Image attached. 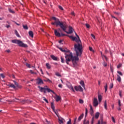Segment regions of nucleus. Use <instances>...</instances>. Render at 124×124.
Instances as JSON below:
<instances>
[{
    "label": "nucleus",
    "mask_w": 124,
    "mask_h": 124,
    "mask_svg": "<svg viewBox=\"0 0 124 124\" xmlns=\"http://www.w3.org/2000/svg\"><path fill=\"white\" fill-rule=\"evenodd\" d=\"M76 35H77V38L74 37L73 36H71V38L74 41L76 42V43L74 45L75 51L77 54V56H75L74 54L70 52V51L67 50V49H63L61 47H59V49L65 53V58L66 60V62L67 64H68L69 62H76L79 60L78 57H81L82 53L83 52V46H82V43H81V40L79 38V36L77 35V33H76Z\"/></svg>",
    "instance_id": "1"
},
{
    "label": "nucleus",
    "mask_w": 124,
    "mask_h": 124,
    "mask_svg": "<svg viewBox=\"0 0 124 124\" xmlns=\"http://www.w3.org/2000/svg\"><path fill=\"white\" fill-rule=\"evenodd\" d=\"M52 19L54 20V22H52L51 24L52 25H55L56 27H58V26H59L61 29H62L63 31H65L66 33L68 34H70L72 33L73 31V28L71 27H69V31H66V29L67 28V26H66V24L65 23H63L62 22H61L59 19L55 17H52Z\"/></svg>",
    "instance_id": "2"
},
{
    "label": "nucleus",
    "mask_w": 124,
    "mask_h": 124,
    "mask_svg": "<svg viewBox=\"0 0 124 124\" xmlns=\"http://www.w3.org/2000/svg\"><path fill=\"white\" fill-rule=\"evenodd\" d=\"M13 43H15L16 44H18V46L20 47H23L24 48H28V45L27 44H24L22 41L19 40H13L12 41Z\"/></svg>",
    "instance_id": "3"
},
{
    "label": "nucleus",
    "mask_w": 124,
    "mask_h": 124,
    "mask_svg": "<svg viewBox=\"0 0 124 124\" xmlns=\"http://www.w3.org/2000/svg\"><path fill=\"white\" fill-rule=\"evenodd\" d=\"M38 88L39 89L41 93H46V92H48V93H51V92L54 93V92L51 90V89L48 88V87L47 86H46L44 87H41L40 86H38Z\"/></svg>",
    "instance_id": "4"
},
{
    "label": "nucleus",
    "mask_w": 124,
    "mask_h": 124,
    "mask_svg": "<svg viewBox=\"0 0 124 124\" xmlns=\"http://www.w3.org/2000/svg\"><path fill=\"white\" fill-rule=\"evenodd\" d=\"M54 33L56 36H57L58 37H61L62 36H64V35H65L63 33H62V30H61V29H58L57 30L55 29Z\"/></svg>",
    "instance_id": "5"
},
{
    "label": "nucleus",
    "mask_w": 124,
    "mask_h": 124,
    "mask_svg": "<svg viewBox=\"0 0 124 124\" xmlns=\"http://www.w3.org/2000/svg\"><path fill=\"white\" fill-rule=\"evenodd\" d=\"M99 102L97 100L96 97H94L93 99V107H97L98 106V104H99Z\"/></svg>",
    "instance_id": "6"
},
{
    "label": "nucleus",
    "mask_w": 124,
    "mask_h": 124,
    "mask_svg": "<svg viewBox=\"0 0 124 124\" xmlns=\"http://www.w3.org/2000/svg\"><path fill=\"white\" fill-rule=\"evenodd\" d=\"M14 82L15 85H14V84H10V87H11V88H13V89H16V88H21L20 85H18V83H17L15 81H14Z\"/></svg>",
    "instance_id": "7"
},
{
    "label": "nucleus",
    "mask_w": 124,
    "mask_h": 124,
    "mask_svg": "<svg viewBox=\"0 0 124 124\" xmlns=\"http://www.w3.org/2000/svg\"><path fill=\"white\" fill-rule=\"evenodd\" d=\"M75 90L77 91V92H83V90L81 86H76L74 87Z\"/></svg>",
    "instance_id": "8"
},
{
    "label": "nucleus",
    "mask_w": 124,
    "mask_h": 124,
    "mask_svg": "<svg viewBox=\"0 0 124 124\" xmlns=\"http://www.w3.org/2000/svg\"><path fill=\"white\" fill-rule=\"evenodd\" d=\"M37 83L38 85H42V84H43V80H42V79H41V78H38L37 79Z\"/></svg>",
    "instance_id": "9"
},
{
    "label": "nucleus",
    "mask_w": 124,
    "mask_h": 124,
    "mask_svg": "<svg viewBox=\"0 0 124 124\" xmlns=\"http://www.w3.org/2000/svg\"><path fill=\"white\" fill-rule=\"evenodd\" d=\"M58 117V122L60 124H63V119H62V117H60V116Z\"/></svg>",
    "instance_id": "10"
},
{
    "label": "nucleus",
    "mask_w": 124,
    "mask_h": 124,
    "mask_svg": "<svg viewBox=\"0 0 124 124\" xmlns=\"http://www.w3.org/2000/svg\"><path fill=\"white\" fill-rule=\"evenodd\" d=\"M54 98L57 102H58V101H60V100H61V96L57 94H55V96H54Z\"/></svg>",
    "instance_id": "11"
},
{
    "label": "nucleus",
    "mask_w": 124,
    "mask_h": 124,
    "mask_svg": "<svg viewBox=\"0 0 124 124\" xmlns=\"http://www.w3.org/2000/svg\"><path fill=\"white\" fill-rule=\"evenodd\" d=\"M102 98H103L102 95H101V94L99 93L98 94V100L99 103H100L101 101H102Z\"/></svg>",
    "instance_id": "12"
},
{
    "label": "nucleus",
    "mask_w": 124,
    "mask_h": 124,
    "mask_svg": "<svg viewBox=\"0 0 124 124\" xmlns=\"http://www.w3.org/2000/svg\"><path fill=\"white\" fill-rule=\"evenodd\" d=\"M90 114L91 115V116H93V107L91 105L90 106Z\"/></svg>",
    "instance_id": "13"
},
{
    "label": "nucleus",
    "mask_w": 124,
    "mask_h": 124,
    "mask_svg": "<svg viewBox=\"0 0 124 124\" xmlns=\"http://www.w3.org/2000/svg\"><path fill=\"white\" fill-rule=\"evenodd\" d=\"M14 101H16V102H21L22 103L24 104L25 102H26V101L25 100H18L17 99H16V100H14Z\"/></svg>",
    "instance_id": "14"
},
{
    "label": "nucleus",
    "mask_w": 124,
    "mask_h": 124,
    "mask_svg": "<svg viewBox=\"0 0 124 124\" xmlns=\"http://www.w3.org/2000/svg\"><path fill=\"white\" fill-rule=\"evenodd\" d=\"M101 54L103 60H106V61H107V62L108 61L107 57L105 55L102 54V52L101 51Z\"/></svg>",
    "instance_id": "15"
},
{
    "label": "nucleus",
    "mask_w": 124,
    "mask_h": 124,
    "mask_svg": "<svg viewBox=\"0 0 124 124\" xmlns=\"http://www.w3.org/2000/svg\"><path fill=\"white\" fill-rule=\"evenodd\" d=\"M100 115V113L98 112H97L95 114V116L94 117V118H95V119H98Z\"/></svg>",
    "instance_id": "16"
},
{
    "label": "nucleus",
    "mask_w": 124,
    "mask_h": 124,
    "mask_svg": "<svg viewBox=\"0 0 124 124\" xmlns=\"http://www.w3.org/2000/svg\"><path fill=\"white\" fill-rule=\"evenodd\" d=\"M84 118V114L82 113L78 118V122H80L81 120H82Z\"/></svg>",
    "instance_id": "17"
},
{
    "label": "nucleus",
    "mask_w": 124,
    "mask_h": 124,
    "mask_svg": "<svg viewBox=\"0 0 124 124\" xmlns=\"http://www.w3.org/2000/svg\"><path fill=\"white\" fill-rule=\"evenodd\" d=\"M68 88H69V89H70L71 91H72L73 92H75V91H74V89L73 88V87L71 84L68 85Z\"/></svg>",
    "instance_id": "18"
},
{
    "label": "nucleus",
    "mask_w": 124,
    "mask_h": 124,
    "mask_svg": "<svg viewBox=\"0 0 124 124\" xmlns=\"http://www.w3.org/2000/svg\"><path fill=\"white\" fill-rule=\"evenodd\" d=\"M80 84L81 85V86H82L83 88L85 89V83L84 82V81L81 80L80 81Z\"/></svg>",
    "instance_id": "19"
},
{
    "label": "nucleus",
    "mask_w": 124,
    "mask_h": 124,
    "mask_svg": "<svg viewBox=\"0 0 124 124\" xmlns=\"http://www.w3.org/2000/svg\"><path fill=\"white\" fill-rule=\"evenodd\" d=\"M51 59H52V60H53L54 61H58V58H57L56 56H54V55H51Z\"/></svg>",
    "instance_id": "20"
},
{
    "label": "nucleus",
    "mask_w": 124,
    "mask_h": 124,
    "mask_svg": "<svg viewBox=\"0 0 124 124\" xmlns=\"http://www.w3.org/2000/svg\"><path fill=\"white\" fill-rule=\"evenodd\" d=\"M104 107L106 110H107V102L106 100H105L104 102Z\"/></svg>",
    "instance_id": "21"
},
{
    "label": "nucleus",
    "mask_w": 124,
    "mask_h": 124,
    "mask_svg": "<svg viewBox=\"0 0 124 124\" xmlns=\"http://www.w3.org/2000/svg\"><path fill=\"white\" fill-rule=\"evenodd\" d=\"M3 99L4 100H6V101H9L8 100H7V98H3L2 99H0V102H3V103H5V101H1Z\"/></svg>",
    "instance_id": "22"
},
{
    "label": "nucleus",
    "mask_w": 124,
    "mask_h": 124,
    "mask_svg": "<svg viewBox=\"0 0 124 124\" xmlns=\"http://www.w3.org/2000/svg\"><path fill=\"white\" fill-rule=\"evenodd\" d=\"M46 68L47 69H50V68H51V65H50V64H49V63H46Z\"/></svg>",
    "instance_id": "23"
},
{
    "label": "nucleus",
    "mask_w": 124,
    "mask_h": 124,
    "mask_svg": "<svg viewBox=\"0 0 124 124\" xmlns=\"http://www.w3.org/2000/svg\"><path fill=\"white\" fill-rule=\"evenodd\" d=\"M51 109H52V110L55 109V104H54L53 102H51Z\"/></svg>",
    "instance_id": "24"
},
{
    "label": "nucleus",
    "mask_w": 124,
    "mask_h": 124,
    "mask_svg": "<svg viewBox=\"0 0 124 124\" xmlns=\"http://www.w3.org/2000/svg\"><path fill=\"white\" fill-rule=\"evenodd\" d=\"M117 80L118 82H121V81H122V78H121V77H120V76L119 75H117Z\"/></svg>",
    "instance_id": "25"
},
{
    "label": "nucleus",
    "mask_w": 124,
    "mask_h": 124,
    "mask_svg": "<svg viewBox=\"0 0 124 124\" xmlns=\"http://www.w3.org/2000/svg\"><path fill=\"white\" fill-rule=\"evenodd\" d=\"M29 34L30 35V36H31V37H33V33L32 32V31H30L29 32Z\"/></svg>",
    "instance_id": "26"
},
{
    "label": "nucleus",
    "mask_w": 124,
    "mask_h": 124,
    "mask_svg": "<svg viewBox=\"0 0 124 124\" xmlns=\"http://www.w3.org/2000/svg\"><path fill=\"white\" fill-rule=\"evenodd\" d=\"M15 34H16V36H17V37H20V35H19V33H18V31H15Z\"/></svg>",
    "instance_id": "27"
},
{
    "label": "nucleus",
    "mask_w": 124,
    "mask_h": 124,
    "mask_svg": "<svg viewBox=\"0 0 124 124\" xmlns=\"http://www.w3.org/2000/svg\"><path fill=\"white\" fill-rule=\"evenodd\" d=\"M53 111L54 112L55 114H56V116H57V117H59V114L58 113V110H55V109H54V110H53Z\"/></svg>",
    "instance_id": "28"
},
{
    "label": "nucleus",
    "mask_w": 124,
    "mask_h": 124,
    "mask_svg": "<svg viewBox=\"0 0 124 124\" xmlns=\"http://www.w3.org/2000/svg\"><path fill=\"white\" fill-rule=\"evenodd\" d=\"M105 88V92L106 93L107 92V88H108V86H107V84H106V86L104 87Z\"/></svg>",
    "instance_id": "29"
},
{
    "label": "nucleus",
    "mask_w": 124,
    "mask_h": 124,
    "mask_svg": "<svg viewBox=\"0 0 124 124\" xmlns=\"http://www.w3.org/2000/svg\"><path fill=\"white\" fill-rule=\"evenodd\" d=\"M79 102L80 103V104H83V103H84V101H83V100L81 99H79Z\"/></svg>",
    "instance_id": "30"
},
{
    "label": "nucleus",
    "mask_w": 124,
    "mask_h": 124,
    "mask_svg": "<svg viewBox=\"0 0 124 124\" xmlns=\"http://www.w3.org/2000/svg\"><path fill=\"white\" fill-rule=\"evenodd\" d=\"M61 62H62V63H64V59H63L62 58V57H61Z\"/></svg>",
    "instance_id": "31"
},
{
    "label": "nucleus",
    "mask_w": 124,
    "mask_h": 124,
    "mask_svg": "<svg viewBox=\"0 0 124 124\" xmlns=\"http://www.w3.org/2000/svg\"><path fill=\"white\" fill-rule=\"evenodd\" d=\"M55 75H56V76H58V77H61V74H60V73L59 72H56L55 73Z\"/></svg>",
    "instance_id": "32"
},
{
    "label": "nucleus",
    "mask_w": 124,
    "mask_h": 124,
    "mask_svg": "<svg viewBox=\"0 0 124 124\" xmlns=\"http://www.w3.org/2000/svg\"><path fill=\"white\" fill-rule=\"evenodd\" d=\"M118 104L119 107H121L122 106V105L121 104V100H118Z\"/></svg>",
    "instance_id": "33"
},
{
    "label": "nucleus",
    "mask_w": 124,
    "mask_h": 124,
    "mask_svg": "<svg viewBox=\"0 0 124 124\" xmlns=\"http://www.w3.org/2000/svg\"><path fill=\"white\" fill-rule=\"evenodd\" d=\"M93 121H94V116H93L92 119L91 124H93Z\"/></svg>",
    "instance_id": "34"
},
{
    "label": "nucleus",
    "mask_w": 124,
    "mask_h": 124,
    "mask_svg": "<svg viewBox=\"0 0 124 124\" xmlns=\"http://www.w3.org/2000/svg\"><path fill=\"white\" fill-rule=\"evenodd\" d=\"M23 27L25 30H28V26H27V25H23Z\"/></svg>",
    "instance_id": "35"
},
{
    "label": "nucleus",
    "mask_w": 124,
    "mask_h": 124,
    "mask_svg": "<svg viewBox=\"0 0 124 124\" xmlns=\"http://www.w3.org/2000/svg\"><path fill=\"white\" fill-rule=\"evenodd\" d=\"M114 87V84H113V83H111V84L110 85V87L109 89H113V87Z\"/></svg>",
    "instance_id": "36"
},
{
    "label": "nucleus",
    "mask_w": 124,
    "mask_h": 124,
    "mask_svg": "<svg viewBox=\"0 0 124 124\" xmlns=\"http://www.w3.org/2000/svg\"><path fill=\"white\" fill-rule=\"evenodd\" d=\"M46 81V82H49V83H52V81H51L49 78H47Z\"/></svg>",
    "instance_id": "37"
},
{
    "label": "nucleus",
    "mask_w": 124,
    "mask_h": 124,
    "mask_svg": "<svg viewBox=\"0 0 124 124\" xmlns=\"http://www.w3.org/2000/svg\"><path fill=\"white\" fill-rule=\"evenodd\" d=\"M43 98L44 100L45 101H46V103H48V100H47V99H46V98L43 97Z\"/></svg>",
    "instance_id": "38"
},
{
    "label": "nucleus",
    "mask_w": 124,
    "mask_h": 124,
    "mask_svg": "<svg viewBox=\"0 0 124 124\" xmlns=\"http://www.w3.org/2000/svg\"><path fill=\"white\" fill-rule=\"evenodd\" d=\"M26 66H27V67H28L29 68H31V64H29V63H26Z\"/></svg>",
    "instance_id": "39"
},
{
    "label": "nucleus",
    "mask_w": 124,
    "mask_h": 124,
    "mask_svg": "<svg viewBox=\"0 0 124 124\" xmlns=\"http://www.w3.org/2000/svg\"><path fill=\"white\" fill-rule=\"evenodd\" d=\"M83 124H89V121H84Z\"/></svg>",
    "instance_id": "40"
},
{
    "label": "nucleus",
    "mask_w": 124,
    "mask_h": 124,
    "mask_svg": "<svg viewBox=\"0 0 124 124\" xmlns=\"http://www.w3.org/2000/svg\"><path fill=\"white\" fill-rule=\"evenodd\" d=\"M117 73H118V74H119V75H121V76H123V73H122V72L118 71Z\"/></svg>",
    "instance_id": "41"
},
{
    "label": "nucleus",
    "mask_w": 124,
    "mask_h": 124,
    "mask_svg": "<svg viewBox=\"0 0 124 124\" xmlns=\"http://www.w3.org/2000/svg\"><path fill=\"white\" fill-rule=\"evenodd\" d=\"M119 94L120 97H122V91L121 90L119 91Z\"/></svg>",
    "instance_id": "42"
},
{
    "label": "nucleus",
    "mask_w": 124,
    "mask_h": 124,
    "mask_svg": "<svg viewBox=\"0 0 124 124\" xmlns=\"http://www.w3.org/2000/svg\"><path fill=\"white\" fill-rule=\"evenodd\" d=\"M30 73H31V74H36V73L33 72V71H32V70H30Z\"/></svg>",
    "instance_id": "43"
},
{
    "label": "nucleus",
    "mask_w": 124,
    "mask_h": 124,
    "mask_svg": "<svg viewBox=\"0 0 124 124\" xmlns=\"http://www.w3.org/2000/svg\"><path fill=\"white\" fill-rule=\"evenodd\" d=\"M111 120H112V122H113V123H116V121H115V118H114V117H111Z\"/></svg>",
    "instance_id": "44"
},
{
    "label": "nucleus",
    "mask_w": 124,
    "mask_h": 124,
    "mask_svg": "<svg viewBox=\"0 0 124 124\" xmlns=\"http://www.w3.org/2000/svg\"><path fill=\"white\" fill-rule=\"evenodd\" d=\"M91 36H92V37L93 39H95V36H94V35H93V34H91Z\"/></svg>",
    "instance_id": "45"
},
{
    "label": "nucleus",
    "mask_w": 124,
    "mask_h": 124,
    "mask_svg": "<svg viewBox=\"0 0 124 124\" xmlns=\"http://www.w3.org/2000/svg\"><path fill=\"white\" fill-rule=\"evenodd\" d=\"M76 121H77V117L76 118H75L73 124H76Z\"/></svg>",
    "instance_id": "46"
},
{
    "label": "nucleus",
    "mask_w": 124,
    "mask_h": 124,
    "mask_svg": "<svg viewBox=\"0 0 124 124\" xmlns=\"http://www.w3.org/2000/svg\"><path fill=\"white\" fill-rule=\"evenodd\" d=\"M89 50L90 51H91V52H93V48L91 46L89 47Z\"/></svg>",
    "instance_id": "47"
},
{
    "label": "nucleus",
    "mask_w": 124,
    "mask_h": 124,
    "mask_svg": "<svg viewBox=\"0 0 124 124\" xmlns=\"http://www.w3.org/2000/svg\"><path fill=\"white\" fill-rule=\"evenodd\" d=\"M103 64L104 66H107V63H106L105 62H104L103 63Z\"/></svg>",
    "instance_id": "48"
},
{
    "label": "nucleus",
    "mask_w": 124,
    "mask_h": 124,
    "mask_svg": "<svg viewBox=\"0 0 124 124\" xmlns=\"http://www.w3.org/2000/svg\"><path fill=\"white\" fill-rule=\"evenodd\" d=\"M0 77H1L2 78H4V75H3V74H0Z\"/></svg>",
    "instance_id": "49"
},
{
    "label": "nucleus",
    "mask_w": 124,
    "mask_h": 124,
    "mask_svg": "<svg viewBox=\"0 0 124 124\" xmlns=\"http://www.w3.org/2000/svg\"><path fill=\"white\" fill-rule=\"evenodd\" d=\"M87 114H88V109L85 108V116H87Z\"/></svg>",
    "instance_id": "50"
},
{
    "label": "nucleus",
    "mask_w": 124,
    "mask_h": 124,
    "mask_svg": "<svg viewBox=\"0 0 124 124\" xmlns=\"http://www.w3.org/2000/svg\"><path fill=\"white\" fill-rule=\"evenodd\" d=\"M67 124H71V120H69V121L67 122Z\"/></svg>",
    "instance_id": "51"
},
{
    "label": "nucleus",
    "mask_w": 124,
    "mask_h": 124,
    "mask_svg": "<svg viewBox=\"0 0 124 124\" xmlns=\"http://www.w3.org/2000/svg\"><path fill=\"white\" fill-rule=\"evenodd\" d=\"M9 11H10L11 13H14V11L11 10V9H9Z\"/></svg>",
    "instance_id": "52"
},
{
    "label": "nucleus",
    "mask_w": 124,
    "mask_h": 124,
    "mask_svg": "<svg viewBox=\"0 0 124 124\" xmlns=\"http://www.w3.org/2000/svg\"><path fill=\"white\" fill-rule=\"evenodd\" d=\"M122 67V64L120 63L118 66H117V68H120V67Z\"/></svg>",
    "instance_id": "53"
},
{
    "label": "nucleus",
    "mask_w": 124,
    "mask_h": 124,
    "mask_svg": "<svg viewBox=\"0 0 124 124\" xmlns=\"http://www.w3.org/2000/svg\"><path fill=\"white\" fill-rule=\"evenodd\" d=\"M71 14L72 16H75V13H74V12H72Z\"/></svg>",
    "instance_id": "54"
},
{
    "label": "nucleus",
    "mask_w": 124,
    "mask_h": 124,
    "mask_svg": "<svg viewBox=\"0 0 124 124\" xmlns=\"http://www.w3.org/2000/svg\"><path fill=\"white\" fill-rule=\"evenodd\" d=\"M86 28H87V29H89L90 28V25L88 24H86L85 25Z\"/></svg>",
    "instance_id": "55"
},
{
    "label": "nucleus",
    "mask_w": 124,
    "mask_h": 124,
    "mask_svg": "<svg viewBox=\"0 0 124 124\" xmlns=\"http://www.w3.org/2000/svg\"><path fill=\"white\" fill-rule=\"evenodd\" d=\"M59 8L61 9V10H63V8H62V7L61 6H59Z\"/></svg>",
    "instance_id": "56"
},
{
    "label": "nucleus",
    "mask_w": 124,
    "mask_h": 124,
    "mask_svg": "<svg viewBox=\"0 0 124 124\" xmlns=\"http://www.w3.org/2000/svg\"><path fill=\"white\" fill-rule=\"evenodd\" d=\"M58 87L61 89L62 88V84L58 85Z\"/></svg>",
    "instance_id": "57"
},
{
    "label": "nucleus",
    "mask_w": 124,
    "mask_h": 124,
    "mask_svg": "<svg viewBox=\"0 0 124 124\" xmlns=\"http://www.w3.org/2000/svg\"><path fill=\"white\" fill-rule=\"evenodd\" d=\"M6 52H7V53H10V49H7V50H6Z\"/></svg>",
    "instance_id": "58"
},
{
    "label": "nucleus",
    "mask_w": 124,
    "mask_h": 124,
    "mask_svg": "<svg viewBox=\"0 0 124 124\" xmlns=\"http://www.w3.org/2000/svg\"><path fill=\"white\" fill-rule=\"evenodd\" d=\"M118 111H121V107H119V108H118Z\"/></svg>",
    "instance_id": "59"
},
{
    "label": "nucleus",
    "mask_w": 124,
    "mask_h": 124,
    "mask_svg": "<svg viewBox=\"0 0 124 124\" xmlns=\"http://www.w3.org/2000/svg\"><path fill=\"white\" fill-rule=\"evenodd\" d=\"M10 25H6V28H10Z\"/></svg>",
    "instance_id": "60"
},
{
    "label": "nucleus",
    "mask_w": 124,
    "mask_h": 124,
    "mask_svg": "<svg viewBox=\"0 0 124 124\" xmlns=\"http://www.w3.org/2000/svg\"><path fill=\"white\" fill-rule=\"evenodd\" d=\"M100 83H101L100 80H99L98 82V85H100Z\"/></svg>",
    "instance_id": "61"
},
{
    "label": "nucleus",
    "mask_w": 124,
    "mask_h": 124,
    "mask_svg": "<svg viewBox=\"0 0 124 124\" xmlns=\"http://www.w3.org/2000/svg\"><path fill=\"white\" fill-rule=\"evenodd\" d=\"M40 71H41L42 74H43V71H42V69H40Z\"/></svg>",
    "instance_id": "62"
},
{
    "label": "nucleus",
    "mask_w": 124,
    "mask_h": 124,
    "mask_svg": "<svg viewBox=\"0 0 124 124\" xmlns=\"http://www.w3.org/2000/svg\"><path fill=\"white\" fill-rule=\"evenodd\" d=\"M111 107L112 109H114V105H112Z\"/></svg>",
    "instance_id": "63"
},
{
    "label": "nucleus",
    "mask_w": 124,
    "mask_h": 124,
    "mask_svg": "<svg viewBox=\"0 0 124 124\" xmlns=\"http://www.w3.org/2000/svg\"><path fill=\"white\" fill-rule=\"evenodd\" d=\"M62 40H60V41H59V43H62Z\"/></svg>",
    "instance_id": "64"
}]
</instances>
